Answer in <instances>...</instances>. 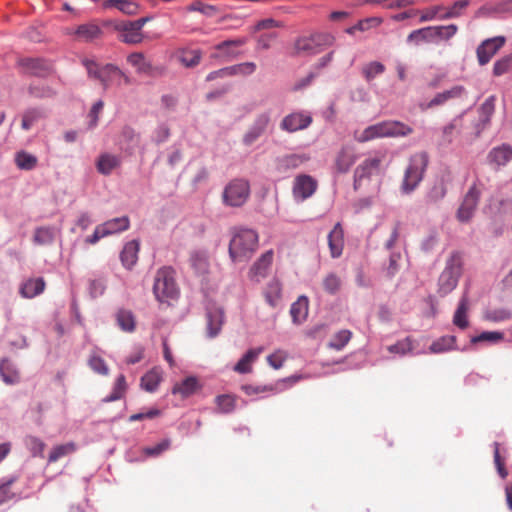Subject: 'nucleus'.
<instances>
[{"mask_svg": "<svg viewBox=\"0 0 512 512\" xmlns=\"http://www.w3.org/2000/svg\"><path fill=\"white\" fill-rule=\"evenodd\" d=\"M153 293L159 302H168L178 296L174 279V270L170 267L160 268L155 276Z\"/></svg>", "mask_w": 512, "mask_h": 512, "instance_id": "5", "label": "nucleus"}, {"mask_svg": "<svg viewBox=\"0 0 512 512\" xmlns=\"http://www.w3.org/2000/svg\"><path fill=\"white\" fill-rule=\"evenodd\" d=\"M0 374L7 384H15L20 380V375L14 365L7 359H3L0 363Z\"/></svg>", "mask_w": 512, "mask_h": 512, "instance_id": "39", "label": "nucleus"}, {"mask_svg": "<svg viewBox=\"0 0 512 512\" xmlns=\"http://www.w3.org/2000/svg\"><path fill=\"white\" fill-rule=\"evenodd\" d=\"M121 164L120 157L110 153H103L96 162V168L100 174L109 175Z\"/></svg>", "mask_w": 512, "mask_h": 512, "instance_id": "29", "label": "nucleus"}, {"mask_svg": "<svg viewBox=\"0 0 512 512\" xmlns=\"http://www.w3.org/2000/svg\"><path fill=\"white\" fill-rule=\"evenodd\" d=\"M466 94V89L462 85L453 86L451 89L443 91L435 95V97L427 104L426 108L443 105L449 100L462 98Z\"/></svg>", "mask_w": 512, "mask_h": 512, "instance_id": "20", "label": "nucleus"}, {"mask_svg": "<svg viewBox=\"0 0 512 512\" xmlns=\"http://www.w3.org/2000/svg\"><path fill=\"white\" fill-rule=\"evenodd\" d=\"M479 197L480 191L477 189L476 185L470 187L456 214L460 222H468L471 220L478 205Z\"/></svg>", "mask_w": 512, "mask_h": 512, "instance_id": "10", "label": "nucleus"}, {"mask_svg": "<svg viewBox=\"0 0 512 512\" xmlns=\"http://www.w3.org/2000/svg\"><path fill=\"white\" fill-rule=\"evenodd\" d=\"M273 261V251L268 250L253 264L251 267V274L253 278H256L259 281L260 278H263L269 267L271 266Z\"/></svg>", "mask_w": 512, "mask_h": 512, "instance_id": "32", "label": "nucleus"}, {"mask_svg": "<svg viewBox=\"0 0 512 512\" xmlns=\"http://www.w3.org/2000/svg\"><path fill=\"white\" fill-rule=\"evenodd\" d=\"M90 368L101 375H108L109 368L103 358L97 355H93L89 359Z\"/></svg>", "mask_w": 512, "mask_h": 512, "instance_id": "61", "label": "nucleus"}, {"mask_svg": "<svg viewBox=\"0 0 512 512\" xmlns=\"http://www.w3.org/2000/svg\"><path fill=\"white\" fill-rule=\"evenodd\" d=\"M356 156L351 146H343L336 156L335 165L339 172L345 173L355 163Z\"/></svg>", "mask_w": 512, "mask_h": 512, "instance_id": "27", "label": "nucleus"}, {"mask_svg": "<svg viewBox=\"0 0 512 512\" xmlns=\"http://www.w3.org/2000/svg\"><path fill=\"white\" fill-rule=\"evenodd\" d=\"M470 5V0H458L452 6L444 8L445 12L439 16L440 20L458 18L463 15L464 11Z\"/></svg>", "mask_w": 512, "mask_h": 512, "instance_id": "42", "label": "nucleus"}, {"mask_svg": "<svg viewBox=\"0 0 512 512\" xmlns=\"http://www.w3.org/2000/svg\"><path fill=\"white\" fill-rule=\"evenodd\" d=\"M328 244L331 251V256L339 257L343 250L344 239L343 229L340 223H337L328 235Z\"/></svg>", "mask_w": 512, "mask_h": 512, "instance_id": "28", "label": "nucleus"}, {"mask_svg": "<svg viewBox=\"0 0 512 512\" xmlns=\"http://www.w3.org/2000/svg\"><path fill=\"white\" fill-rule=\"evenodd\" d=\"M130 221L127 216L110 219L96 226L93 234L86 238L88 244H96L101 238L110 236L115 233L125 231L129 228Z\"/></svg>", "mask_w": 512, "mask_h": 512, "instance_id": "9", "label": "nucleus"}, {"mask_svg": "<svg viewBox=\"0 0 512 512\" xmlns=\"http://www.w3.org/2000/svg\"><path fill=\"white\" fill-rule=\"evenodd\" d=\"M463 256L460 252L454 251L446 260L445 268L438 279V294L446 296L457 286L462 275Z\"/></svg>", "mask_w": 512, "mask_h": 512, "instance_id": "3", "label": "nucleus"}, {"mask_svg": "<svg viewBox=\"0 0 512 512\" xmlns=\"http://www.w3.org/2000/svg\"><path fill=\"white\" fill-rule=\"evenodd\" d=\"M216 404L220 412L230 413L235 409V397L232 395H219L216 397Z\"/></svg>", "mask_w": 512, "mask_h": 512, "instance_id": "57", "label": "nucleus"}, {"mask_svg": "<svg viewBox=\"0 0 512 512\" xmlns=\"http://www.w3.org/2000/svg\"><path fill=\"white\" fill-rule=\"evenodd\" d=\"M130 82V78L117 66L112 64L103 66L100 83L104 89H107L112 84L121 86L122 84L128 85Z\"/></svg>", "mask_w": 512, "mask_h": 512, "instance_id": "13", "label": "nucleus"}, {"mask_svg": "<svg viewBox=\"0 0 512 512\" xmlns=\"http://www.w3.org/2000/svg\"><path fill=\"white\" fill-rule=\"evenodd\" d=\"M309 160V155L305 153L287 154L277 159V169L281 172H286L290 169H296L300 167L302 164Z\"/></svg>", "mask_w": 512, "mask_h": 512, "instance_id": "19", "label": "nucleus"}, {"mask_svg": "<svg viewBox=\"0 0 512 512\" xmlns=\"http://www.w3.org/2000/svg\"><path fill=\"white\" fill-rule=\"evenodd\" d=\"M480 13L485 15H503L512 13V0H499L487 3L480 8Z\"/></svg>", "mask_w": 512, "mask_h": 512, "instance_id": "34", "label": "nucleus"}, {"mask_svg": "<svg viewBox=\"0 0 512 512\" xmlns=\"http://www.w3.org/2000/svg\"><path fill=\"white\" fill-rule=\"evenodd\" d=\"M169 447H170V440L164 439L160 443L156 444L155 446L144 448L143 452L147 456L155 457V456L160 455L164 451H166Z\"/></svg>", "mask_w": 512, "mask_h": 512, "instance_id": "64", "label": "nucleus"}, {"mask_svg": "<svg viewBox=\"0 0 512 512\" xmlns=\"http://www.w3.org/2000/svg\"><path fill=\"white\" fill-rule=\"evenodd\" d=\"M74 35L78 41L91 42L102 35V30L95 23H85L76 28Z\"/></svg>", "mask_w": 512, "mask_h": 512, "instance_id": "25", "label": "nucleus"}, {"mask_svg": "<svg viewBox=\"0 0 512 512\" xmlns=\"http://www.w3.org/2000/svg\"><path fill=\"white\" fill-rule=\"evenodd\" d=\"M186 10L188 12H200L206 16H214L218 13V9L213 6V5H209V4H205V3H202L200 1H196L192 4H190Z\"/></svg>", "mask_w": 512, "mask_h": 512, "instance_id": "56", "label": "nucleus"}, {"mask_svg": "<svg viewBox=\"0 0 512 512\" xmlns=\"http://www.w3.org/2000/svg\"><path fill=\"white\" fill-rule=\"evenodd\" d=\"M435 43L444 40L448 41L451 39L458 31V26L455 24L449 25H441V26H433Z\"/></svg>", "mask_w": 512, "mask_h": 512, "instance_id": "47", "label": "nucleus"}, {"mask_svg": "<svg viewBox=\"0 0 512 512\" xmlns=\"http://www.w3.org/2000/svg\"><path fill=\"white\" fill-rule=\"evenodd\" d=\"M249 195V182L244 179H234L224 188L222 199L227 206L240 207L248 200Z\"/></svg>", "mask_w": 512, "mask_h": 512, "instance_id": "7", "label": "nucleus"}, {"mask_svg": "<svg viewBox=\"0 0 512 512\" xmlns=\"http://www.w3.org/2000/svg\"><path fill=\"white\" fill-rule=\"evenodd\" d=\"M382 158L372 157L364 160L357 166L354 172L355 184L364 178H369L373 174L380 172Z\"/></svg>", "mask_w": 512, "mask_h": 512, "instance_id": "17", "label": "nucleus"}, {"mask_svg": "<svg viewBox=\"0 0 512 512\" xmlns=\"http://www.w3.org/2000/svg\"><path fill=\"white\" fill-rule=\"evenodd\" d=\"M110 8H116L128 15L135 14L138 10L137 4L131 0H111Z\"/></svg>", "mask_w": 512, "mask_h": 512, "instance_id": "55", "label": "nucleus"}, {"mask_svg": "<svg viewBox=\"0 0 512 512\" xmlns=\"http://www.w3.org/2000/svg\"><path fill=\"white\" fill-rule=\"evenodd\" d=\"M148 18H139L134 21H120L115 25L116 31L119 32L120 41L127 44H139L142 42L144 35L142 29Z\"/></svg>", "mask_w": 512, "mask_h": 512, "instance_id": "8", "label": "nucleus"}, {"mask_svg": "<svg viewBox=\"0 0 512 512\" xmlns=\"http://www.w3.org/2000/svg\"><path fill=\"white\" fill-rule=\"evenodd\" d=\"M115 320L123 332L133 333L136 330V317L130 309L119 308L115 313Z\"/></svg>", "mask_w": 512, "mask_h": 512, "instance_id": "22", "label": "nucleus"}, {"mask_svg": "<svg viewBox=\"0 0 512 512\" xmlns=\"http://www.w3.org/2000/svg\"><path fill=\"white\" fill-rule=\"evenodd\" d=\"M468 310L469 300L467 294L464 293L453 316V324L455 326L460 329H466L469 326Z\"/></svg>", "mask_w": 512, "mask_h": 512, "instance_id": "31", "label": "nucleus"}, {"mask_svg": "<svg viewBox=\"0 0 512 512\" xmlns=\"http://www.w3.org/2000/svg\"><path fill=\"white\" fill-rule=\"evenodd\" d=\"M201 388L199 381L194 376H189L176 383L172 388V394H179L182 398H187Z\"/></svg>", "mask_w": 512, "mask_h": 512, "instance_id": "24", "label": "nucleus"}, {"mask_svg": "<svg viewBox=\"0 0 512 512\" xmlns=\"http://www.w3.org/2000/svg\"><path fill=\"white\" fill-rule=\"evenodd\" d=\"M385 71V66L378 62L373 61L365 65L362 69V73L367 81H371L377 75L382 74Z\"/></svg>", "mask_w": 512, "mask_h": 512, "instance_id": "52", "label": "nucleus"}, {"mask_svg": "<svg viewBox=\"0 0 512 512\" xmlns=\"http://www.w3.org/2000/svg\"><path fill=\"white\" fill-rule=\"evenodd\" d=\"M512 317V313L506 309H495L492 311H488L485 314V318L489 321L493 322H502L510 319Z\"/></svg>", "mask_w": 512, "mask_h": 512, "instance_id": "62", "label": "nucleus"}, {"mask_svg": "<svg viewBox=\"0 0 512 512\" xmlns=\"http://www.w3.org/2000/svg\"><path fill=\"white\" fill-rule=\"evenodd\" d=\"M258 247V234L251 229L237 230L229 243V255L234 263L247 262Z\"/></svg>", "mask_w": 512, "mask_h": 512, "instance_id": "2", "label": "nucleus"}, {"mask_svg": "<svg viewBox=\"0 0 512 512\" xmlns=\"http://www.w3.org/2000/svg\"><path fill=\"white\" fill-rule=\"evenodd\" d=\"M281 291L282 286L278 280L273 279L267 284L264 296L270 306L275 307L278 304L281 298Z\"/></svg>", "mask_w": 512, "mask_h": 512, "instance_id": "40", "label": "nucleus"}, {"mask_svg": "<svg viewBox=\"0 0 512 512\" xmlns=\"http://www.w3.org/2000/svg\"><path fill=\"white\" fill-rule=\"evenodd\" d=\"M83 65L86 67L87 73L89 77L97 79L100 81L103 71V66H99L95 61L85 59L83 60Z\"/></svg>", "mask_w": 512, "mask_h": 512, "instance_id": "63", "label": "nucleus"}, {"mask_svg": "<svg viewBox=\"0 0 512 512\" xmlns=\"http://www.w3.org/2000/svg\"><path fill=\"white\" fill-rule=\"evenodd\" d=\"M269 123L270 116L268 113L258 115L252 126L243 136V143L246 146L252 145L266 131Z\"/></svg>", "mask_w": 512, "mask_h": 512, "instance_id": "16", "label": "nucleus"}, {"mask_svg": "<svg viewBox=\"0 0 512 512\" xmlns=\"http://www.w3.org/2000/svg\"><path fill=\"white\" fill-rule=\"evenodd\" d=\"M256 70V64L254 62H245L229 67L230 76L233 75H250Z\"/></svg>", "mask_w": 512, "mask_h": 512, "instance_id": "60", "label": "nucleus"}, {"mask_svg": "<svg viewBox=\"0 0 512 512\" xmlns=\"http://www.w3.org/2000/svg\"><path fill=\"white\" fill-rule=\"evenodd\" d=\"M453 349H456V337L453 335L442 336L429 347L432 353H443Z\"/></svg>", "mask_w": 512, "mask_h": 512, "instance_id": "41", "label": "nucleus"}, {"mask_svg": "<svg viewBox=\"0 0 512 512\" xmlns=\"http://www.w3.org/2000/svg\"><path fill=\"white\" fill-rule=\"evenodd\" d=\"M57 230L51 226H42L35 229L33 241L37 245H50L54 242Z\"/></svg>", "mask_w": 512, "mask_h": 512, "instance_id": "36", "label": "nucleus"}, {"mask_svg": "<svg viewBox=\"0 0 512 512\" xmlns=\"http://www.w3.org/2000/svg\"><path fill=\"white\" fill-rule=\"evenodd\" d=\"M427 165L428 155L426 152L415 153L410 157L409 165L405 170L401 185L404 193L412 192L419 185L423 179Z\"/></svg>", "mask_w": 512, "mask_h": 512, "instance_id": "4", "label": "nucleus"}, {"mask_svg": "<svg viewBox=\"0 0 512 512\" xmlns=\"http://www.w3.org/2000/svg\"><path fill=\"white\" fill-rule=\"evenodd\" d=\"M407 41L415 43L416 45L423 42L435 43L433 26H428L412 31L408 35Z\"/></svg>", "mask_w": 512, "mask_h": 512, "instance_id": "38", "label": "nucleus"}, {"mask_svg": "<svg viewBox=\"0 0 512 512\" xmlns=\"http://www.w3.org/2000/svg\"><path fill=\"white\" fill-rule=\"evenodd\" d=\"M127 62L136 68L138 73H148L151 71V64L145 59L143 53L134 52L127 57Z\"/></svg>", "mask_w": 512, "mask_h": 512, "instance_id": "44", "label": "nucleus"}, {"mask_svg": "<svg viewBox=\"0 0 512 512\" xmlns=\"http://www.w3.org/2000/svg\"><path fill=\"white\" fill-rule=\"evenodd\" d=\"M512 69V55H507L497 60L493 66L494 76H502Z\"/></svg>", "mask_w": 512, "mask_h": 512, "instance_id": "54", "label": "nucleus"}, {"mask_svg": "<svg viewBox=\"0 0 512 512\" xmlns=\"http://www.w3.org/2000/svg\"><path fill=\"white\" fill-rule=\"evenodd\" d=\"M335 41L329 33H315L298 38L294 43V55H315Z\"/></svg>", "mask_w": 512, "mask_h": 512, "instance_id": "6", "label": "nucleus"}, {"mask_svg": "<svg viewBox=\"0 0 512 512\" xmlns=\"http://www.w3.org/2000/svg\"><path fill=\"white\" fill-rule=\"evenodd\" d=\"M24 443L34 457H43V452L46 445L41 439L30 435L24 439Z\"/></svg>", "mask_w": 512, "mask_h": 512, "instance_id": "50", "label": "nucleus"}, {"mask_svg": "<svg viewBox=\"0 0 512 512\" xmlns=\"http://www.w3.org/2000/svg\"><path fill=\"white\" fill-rule=\"evenodd\" d=\"M224 322V312L219 307L210 308L207 311V331L208 336L213 338L217 336Z\"/></svg>", "mask_w": 512, "mask_h": 512, "instance_id": "21", "label": "nucleus"}, {"mask_svg": "<svg viewBox=\"0 0 512 512\" xmlns=\"http://www.w3.org/2000/svg\"><path fill=\"white\" fill-rule=\"evenodd\" d=\"M245 43L246 40L243 38L225 40L214 47L215 52L210 57L212 59H233L238 55L235 49L243 46Z\"/></svg>", "mask_w": 512, "mask_h": 512, "instance_id": "14", "label": "nucleus"}, {"mask_svg": "<svg viewBox=\"0 0 512 512\" xmlns=\"http://www.w3.org/2000/svg\"><path fill=\"white\" fill-rule=\"evenodd\" d=\"M352 333L349 330H340L337 332L328 343V347L334 350H342L346 344L350 341Z\"/></svg>", "mask_w": 512, "mask_h": 512, "instance_id": "49", "label": "nucleus"}, {"mask_svg": "<svg viewBox=\"0 0 512 512\" xmlns=\"http://www.w3.org/2000/svg\"><path fill=\"white\" fill-rule=\"evenodd\" d=\"M161 381V378L159 374L155 371H149L141 378V387L148 391V392H154L159 383Z\"/></svg>", "mask_w": 512, "mask_h": 512, "instance_id": "51", "label": "nucleus"}, {"mask_svg": "<svg viewBox=\"0 0 512 512\" xmlns=\"http://www.w3.org/2000/svg\"><path fill=\"white\" fill-rule=\"evenodd\" d=\"M323 287L325 291L330 294H335L336 292H338L341 287V280L339 276L335 273L328 274L323 279Z\"/></svg>", "mask_w": 512, "mask_h": 512, "instance_id": "58", "label": "nucleus"}, {"mask_svg": "<svg viewBox=\"0 0 512 512\" xmlns=\"http://www.w3.org/2000/svg\"><path fill=\"white\" fill-rule=\"evenodd\" d=\"M490 165L499 168L505 166L512 159V147L508 144H502L494 147L487 156Z\"/></svg>", "mask_w": 512, "mask_h": 512, "instance_id": "18", "label": "nucleus"}, {"mask_svg": "<svg viewBox=\"0 0 512 512\" xmlns=\"http://www.w3.org/2000/svg\"><path fill=\"white\" fill-rule=\"evenodd\" d=\"M15 162L18 168L22 170H32L37 165V158L25 151H20L15 156Z\"/></svg>", "mask_w": 512, "mask_h": 512, "instance_id": "48", "label": "nucleus"}, {"mask_svg": "<svg viewBox=\"0 0 512 512\" xmlns=\"http://www.w3.org/2000/svg\"><path fill=\"white\" fill-rule=\"evenodd\" d=\"M175 58L182 66L194 68L199 65L202 52L199 49H180L176 52Z\"/></svg>", "mask_w": 512, "mask_h": 512, "instance_id": "26", "label": "nucleus"}, {"mask_svg": "<svg viewBox=\"0 0 512 512\" xmlns=\"http://www.w3.org/2000/svg\"><path fill=\"white\" fill-rule=\"evenodd\" d=\"M46 283L42 277L29 278L20 286V294L24 298H34L45 289Z\"/></svg>", "mask_w": 512, "mask_h": 512, "instance_id": "23", "label": "nucleus"}, {"mask_svg": "<svg viewBox=\"0 0 512 512\" xmlns=\"http://www.w3.org/2000/svg\"><path fill=\"white\" fill-rule=\"evenodd\" d=\"M312 123V117L308 114L296 112L284 117L280 127L287 132H296L306 129Z\"/></svg>", "mask_w": 512, "mask_h": 512, "instance_id": "15", "label": "nucleus"}, {"mask_svg": "<svg viewBox=\"0 0 512 512\" xmlns=\"http://www.w3.org/2000/svg\"><path fill=\"white\" fill-rule=\"evenodd\" d=\"M411 133V126L400 121L387 120L368 126L361 133L355 132L354 139L359 143H365L378 138L405 137Z\"/></svg>", "mask_w": 512, "mask_h": 512, "instance_id": "1", "label": "nucleus"}, {"mask_svg": "<svg viewBox=\"0 0 512 512\" xmlns=\"http://www.w3.org/2000/svg\"><path fill=\"white\" fill-rule=\"evenodd\" d=\"M317 188V181L310 175L301 174L294 179L293 197L298 201H303L313 195Z\"/></svg>", "mask_w": 512, "mask_h": 512, "instance_id": "12", "label": "nucleus"}, {"mask_svg": "<svg viewBox=\"0 0 512 512\" xmlns=\"http://www.w3.org/2000/svg\"><path fill=\"white\" fill-rule=\"evenodd\" d=\"M21 65L30 73L41 75L49 69L47 62L41 59L26 58L21 61Z\"/></svg>", "mask_w": 512, "mask_h": 512, "instance_id": "45", "label": "nucleus"}, {"mask_svg": "<svg viewBox=\"0 0 512 512\" xmlns=\"http://www.w3.org/2000/svg\"><path fill=\"white\" fill-rule=\"evenodd\" d=\"M496 97L494 95L488 97L480 106V117L483 123H488L495 111Z\"/></svg>", "mask_w": 512, "mask_h": 512, "instance_id": "53", "label": "nucleus"}, {"mask_svg": "<svg viewBox=\"0 0 512 512\" xmlns=\"http://www.w3.org/2000/svg\"><path fill=\"white\" fill-rule=\"evenodd\" d=\"M308 298L306 296H300L292 305L290 314L292 320L296 324L302 323L308 315Z\"/></svg>", "mask_w": 512, "mask_h": 512, "instance_id": "35", "label": "nucleus"}, {"mask_svg": "<svg viewBox=\"0 0 512 512\" xmlns=\"http://www.w3.org/2000/svg\"><path fill=\"white\" fill-rule=\"evenodd\" d=\"M505 37L497 36L484 40L477 48L476 54L480 65H486L505 44Z\"/></svg>", "mask_w": 512, "mask_h": 512, "instance_id": "11", "label": "nucleus"}, {"mask_svg": "<svg viewBox=\"0 0 512 512\" xmlns=\"http://www.w3.org/2000/svg\"><path fill=\"white\" fill-rule=\"evenodd\" d=\"M127 390L126 378L123 374L116 378L112 393L103 399L104 402H113L124 397Z\"/></svg>", "mask_w": 512, "mask_h": 512, "instance_id": "43", "label": "nucleus"}, {"mask_svg": "<svg viewBox=\"0 0 512 512\" xmlns=\"http://www.w3.org/2000/svg\"><path fill=\"white\" fill-rule=\"evenodd\" d=\"M382 20L377 17H370L360 20L357 24L346 29V33L353 35L356 31L365 32L379 26Z\"/></svg>", "mask_w": 512, "mask_h": 512, "instance_id": "46", "label": "nucleus"}, {"mask_svg": "<svg viewBox=\"0 0 512 512\" xmlns=\"http://www.w3.org/2000/svg\"><path fill=\"white\" fill-rule=\"evenodd\" d=\"M139 243L132 240L126 243L120 254V259L124 267L131 269L138 260Z\"/></svg>", "mask_w": 512, "mask_h": 512, "instance_id": "30", "label": "nucleus"}, {"mask_svg": "<svg viewBox=\"0 0 512 512\" xmlns=\"http://www.w3.org/2000/svg\"><path fill=\"white\" fill-rule=\"evenodd\" d=\"M77 450V445L74 442H67L54 446L49 455L48 462L55 463L59 459L73 454Z\"/></svg>", "mask_w": 512, "mask_h": 512, "instance_id": "37", "label": "nucleus"}, {"mask_svg": "<svg viewBox=\"0 0 512 512\" xmlns=\"http://www.w3.org/2000/svg\"><path fill=\"white\" fill-rule=\"evenodd\" d=\"M42 117V113L37 109H29L23 114L21 126L24 130H29L34 123Z\"/></svg>", "mask_w": 512, "mask_h": 512, "instance_id": "59", "label": "nucleus"}, {"mask_svg": "<svg viewBox=\"0 0 512 512\" xmlns=\"http://www.w3.org/2000/svg\"><path fill=\"white\" fill-rule=\"evenodd\" d=\"M262 351V347L248 350L245 355L236 363L234 366V371L241 374L250 373L252 371V363L258 358Z\"/></svg>", "mask_w": 512, "mask_h": 512, "instance_id": "33", "label": "nucleus"}]
</instances>
